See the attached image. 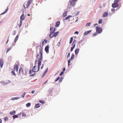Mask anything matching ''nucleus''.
Returning a JSON list of instances; mask_svg holds the SVG:
<instances>
[{"label":"nucleus","mask_w":123,"mask_h":123,"mask_svg":"<svg viewBox=\"0 0 123 123\" xmlns=\"http://www.w3.org/2000/svg\"><path fill=\"white\" fill-rule=\"evenodd\" d=\"M40 51L39 53L37 55L36 59L35 62V65H36L37 64L41 65V62L42 61L43 50V47H41L40 48Z\"/></svg>","instance_id":"f257e3e1"},{"label":"nucleus","mask_w":123,"mask_h":123,"mask_svg":"<svg viewBox=\"0 0 123 123\" xmlns=\"http://www.w3.org/2000/svg\"><path fill=\"white\" fill-rule=\"evenodd\" d=\"M38 67H37L36 65H35L33 67L32 69L30 70L29 71V74H32L33 72L36 73L38 72L39 70L40 66V65H39L38 64Z\"/></svg>","instance_id":"f03ea898"},{"label":"nucleus","mask_w":123,"mask_h":123,"mask_svg":"<svg viewBox=\"0 0 123 123\" xmlns=\"http://www.w3.org/2000/svg\"><path fill=\"white\" fill-rule=\"evenodd\" d=\"M96 31L97 33H101L102 31V29L101 28L99 27L98 26H97L96 27Z\"/></svg>","instance_id":"7ed1b4c3"},{"label":"nucleus","mask_w":123,"mask_h":123,"mask_svg":"<svg viewBox=\"0 0 123 123\" xmlns=\"http://www.w3.org/2000/svg\"><path fill=\"white\" fill-rule=\"evenodd\" d=\"M19 68V66L17 64L14 65V66L13 71H15L16 70L18 72Z\"/></svg>","instance_id":"20e7f679"},{"label":"nucleus","mask_w":123,"mask_h":123,"mask_svg":"<svg viewBox=\"0 0 123 123\" xmlns=\"http://www.w3.org/2000/svg\"><path fill=\"white\" fill-rule=\"evenodd\" d=\"M119 5L117 3L115 2H114V3H113L112 5V7L114 8L117 7Z\"/></svg>","instance_id":"39448f33"},{"label":"nucleus","mask_w":123,"mask_h":123,"mask_svg":"<svg viewBox=\"0 0 123 123\" xmlns=\"http://www.w3.org/2000/svg\"><path fill=\"white\" fill-rule=\"evenodd\" d=\"M3 64V61L1 58L0 59V68H2Z\"/></svg>","instance_id":"423d86ee"},{"label":"nucleus","mask_w":123,"mask_h":123,"mask_svg":"<svg viewBox=\"0 0 123 123\" xmlns=\"http://www.w3.org/2000/svg\"><path fill=\"white\" fill-rule=\"evenodd\" d=\"M30 4L31 3L28 1L26 5L25 4L24 5V6L25 8H27L30 6Z\"/></svg>","instance_id":"0eeeda50"},{"label":"nucleus","mask_w":123,"mask_h":123,"mask_svg":"<svg viewBox=\"0 0 123 123\" xmlns=\"http://www.w3.org/2000/svg\"><path fill=\"white\" fill-rule=\"evenodd\" d=\"M74 1H72L71 0L70 1L69 5L70 6H72L74 5L75 4Z\"/></svg>","instance_id":"6e6552de"},{"label":"nucleus","mask_w":123,"mask_h":123,"mask_svg":"<svg viewBox=\"0 0 123 123\" xmlns=\"http://www.w3.org/2000/svg\"><path fill=\"white\" fill-rule=\"evenodd\" d=\"M25 15L24 16V14H23L20 17V19L21 20H24L25 18Z\"/></svg>","instance_id":"1a4fd4ad"},{"label":"nucleus","mask_w":123,"mask_h":123,"mask_svg":"<svg viewBox=\"0 0 123 123\" xmlns=\"http://www.w3.org/2000/svg\"><path fill=\"white\" fill-rule=\"evenodd\" d=\"M18 73L19 74H24V72L23 71V70L22 68H20L19 70V71Z\"/></svg>","instance_id":"9d476101"},{"label":"nucleus","mask_w":123,"mask_h":123,"mask_svg":"<svg viewBox=\"0 0 123 123\" xmlns=\"http://www.w3.org/2000/svg\"><path fill=\"white\" fill-rule=\"evenodd\" d=\"M55 28L54 27H51L50 29V31L51 32L54 33L55 31Z\"/></svg>","instance_id":"9b49d317"},{"label":"nucleus","mask_w":123,"mask_h":123,"mask_svg":"<svg viewBox=\"0 0 123 123\" xmlns=\"http://www.w3.org/2000/svg\"><path fill=\"white\" fill-rule=\"evenodd\" d=\"M91 32V30H89L87 31H86L84 34V36L86 35H87L89 34Z\"/></svg>","instance_id":"f8f14e48"},{"label":"nucleus","mask_w":123,"mask_h":123,"mask_svg":"<svg viewBox=\"0 0 123 123\" xmlns=\"http://www.w3.org/2000/svg\"><path fill=\"white\" fill-rule=\"evenodd\" d=\"M49 45H47V46H46L45 48V50L46 52H48L49 51Z\"/></svg>","instance_id":"ddd939ff"},{"label":"nucleus","mask_w":123,"mask_h":123,"mask_svg":"<svg viewBox=\"0 0 123 123\" xmlns=\"http://www.w3.org/2000/svg\"><path fill=\"white\" fill-rule=\"evenodd\" d=\"M108 15V13L107 12H104V13L103 16V17H107Z\"/></svg>","instance_id":"4468645a"},{"label":"nucleus","mask_w":123,"mask_h":123,"mask_svg":"<svg viewBox=\"0 0 123 123\" xmlns=\"http://www.w3.org/2000/svg\"><path fill=\"white\" fill-rule=\"evenodd\" d=\"M53 37H54V33L51 32L50 34L49 37L50 38H52Z\"/></svg>","instance_id":"2eb2a0df"},{"label":"nucleus","mask_w":123,"mask_h":123,"mask_svg":"<svg viewBox=\"0 0 123 123\" xmlns=\"http://www.w3.org/2000/svg\"><path fill=\"white\" fill-rule=\"evenodd\" d=\"M41 105L40 104H37L35 105V106L36 108H37L39 107Z\"/></svg>","instance_id":"dca6fc26"},{"label":"nucleus","mask_w":123,"mask_h":123,"mask_svg":"<svg viewBox=\"0 0 123 123\" xmlns=\"http://www.w3.org/2000/svg\"><path fill=\"white\" fill-rule=\"evenodd\" d=\"M16 111H12L10 112V114L11 115H13L15 114Z\"/></svg>","instance_id":"f3484780"},{"label":"nucleus","mask_w":123,"mask_h":123,"mask_svg":"<svg viewBox=\"0 0 123 123\" xmlns=\"http://www.w3.org/2000/svg\"><path fill=\"white\" fill-rule=\"evenodd\" d=\"M79 51V49H76L75 51V53L76 55H77Z\"/></svg>","instance_id":"a211bd4d"},{"label":"nucleus","mask_w":123,"mask_h":123,"mask_svg":"<svg viewBox=\"0 0 123 123\" xmlns=\"http://www.w3.org/2000/svg\"><path fill=\"white\" fill-rule=\"evenodd\" d=\"M59 32L58 31L55 32L54 33V37H56L59 34Z\"/></svg>","instance_id":"6ab92c4d"},{"label":"nucleus","mask_w":123,"mask_h":123,"mask_svg":"<svg viewBox=\"0 0 123 123\" xmlns=\"http://www.w3.org/2000/svg\"><path fill=\"white\" fill-rule=\"evenodd\" d=\"M60 23V22L59 21H58L56 22L55 26L56 27H58V26L59 25Z\"/></svg>","instance_id":"aec40b11"},{"label":"nucleus","mask_w":123,"mask_h":123,"mask_svg":"<svg viewBox=\"0 0 123 123\" xmlns=\"http://www.w3.org/2000/svg\"><path fill=\"white\" fill-rule=\"evenodd\" d=\"M74 58V54H72L70 59L71 60H72Z\"/></svg>","instance_id":"412c9836"},{"label":"nucleus","mask_w":123,"mask_h":123,"mask_svg":"<svg viewBox=\"0 0 123 123\" xmlns=\"http://www.w3.org/2000/svg\"><path fill=\"white\" fill-rule=\"evenodd\" d=\"M20 97H13L12 98V100H17Z\"/></svg>","instance_id":"4be33fe9"},{"label":"nucleus","mask_w":123,"mask_h":123,"mask_svg":"<svg viewBox=\"0 0 123 123\" xmlns=\"http://www.w3.org/2000/svg\"><path fill=\"white\" fill-rule=\"evenodd\" d=\"M47 43V40H44L42 43V45H44L45 44H46Z\"/></svg>","instance_id":"5701e85b"},{"label":"nucleus","mask_w":123,"mask_h":123,"mask_svg":"<svg viewBox=\"0 0 123 123\" xmlns=\"http://www.w3.org/2000/svg\"><path fill=\"white\" fill-rule=\"evenodd\" d=\"M8 7L7 8V9H6L5 11L4 12L2 13L0 15H1L2 14H4L6 13V12H7V11L8 10Z\"/></svg>","instance_id":"b1692460"},{"label":"nucleus","mask_w":123,"mask_h":123,"mask_svg":"<svg viewBox=\"0 0 123 123\" xmlns=\"http://www.w3.org/2000/svg\"><path fill=\"white\" fill-rule=\"evenodd\" d=\"M18 35H17L16 36V37H15V40H14V42H16L17 40H18Z\"/></svg>","instance_id":"393cba45"},{"label":"nucleus","mask_w":123,"mask_h":123,"mask_svg":"<svg viewBox=\"0 0 123 123\" xmlns=\"http://www.w3.org/2000/svg\"><path fill=\"white\" fill-rule=\"evenodd\" d=\"M67 12H66L63 14V17H66L67 15Z\"/></svg>","instance_id":"a878e982"},{"label":"nucleus","mask_w":123,"mask_h":123,"mask_svg":"<svg viewBox=\"0 0 123 123\" xmlns=\"http://www.w3.org/2000/svg\"><path fill=\"white\" fill-rule=\"evenodd\" d=\"M72 16H68L67 17H66L65 18V20H67L70 17H72Z\"/></svg>","instance_id":"bb28decb"},{"label":"nucleus","mask_w":123,"mask_h":123,"mask_svg":"<svg viewBox=\"0 0 123 123\" xmlns=\"http://www.w3.org/2000/svg\"><path fill=\"white\" fill-rule=\"evenodd\" d=\"M73 40V38L72 37H71L70 38V40L69 41V43L70 44H71Z\"/></svg>","instance_id":"cd10ccee"},{"label":"nucleus","mask_w":123,"mask_h":123,"mask_svg":"<svg viewBox=\"0 0 123 123\" xmlns=\"http://www.w3.org/2000/svg\"><path fill=\"white\" fill-rule=\"evenodd\" d=\"M31 105V104L30 103H27L26 105V106L27 107H29Z\"/></svg>","instance_id":"c85d7f7f"},{"label":"nucleus","mask_w":123,"mask_h":123,"mask_svg":"<svg viewBox=\"0 0 123 123\" xmlns=\"http://www.w3.org/2000/svg\"><path fill=\"white\" fill-rule=\"evenodd\" d=\"M18 117V116L17 115H15L13 116V119L15 118H17Z\"/></svg>","instance_id":"c756f323"},{"label":"nucleus","mask_w":123,"mask_h":123,"mask_svg":"<svg viewBox=\"0 0 123 123\" xmlns=\"http://www.w3.org/2000/svg\"><path fill=\"white\" fill-rule=\"evenodd\" d=\"M63 79V78L62 77H61L60 79L59 80V81L60 82H61L62 81Z\"/></svg>","instance_id":"7c9ffc66"},{"label":"nucleus","mask_w":123,"mask_h":123,"mask_svg":"<svg viewBox=\"0 0 123 123\" xmlns=\"http://www.w3.org/2000/svg\"><path fill=\"white\" fill-rule=\"evenodd\" d=\"M91 24V22L87 23L86 24V26H89Z\"/></svg>","instance_id":"2f4dec72"},{"label":"nucleus","mask_w":123,"mask_h":123,"mask_svg":"<svg viewBox=\"0 0 123 123\" xmlns=\"http://www.w3.org/2000/svg\"><path fill=\"white\" fill-rule=\"evenodd\" d=\"M70 59L68 60V66H69L70 65Z\"/></svg>","instance_id":"473e14b6"},{"label":"nucleus","mask_w":123,"mask_h":123,"mask_svg":"<svg viewBox=\"0 0 123 123\" xmlns=\"http://www.w3.org/2000/svg\"><path fill=\"white\" fill-rule=\"evenodd\" d=\"M102 22V20L101 19H100L98 21V23L99 24H101Z\"/></svg>","instance_id":"72a5a7b5"},{"label":"nucleus","mask_w":123,"mask_h":123,"mask_svg":"<svg viewBox=\"0 0 123 123\" xmlns=\"http://www.w3.org/2000/svg\"><path fill=\"white\" fill-rule=\"evenodd\" d=\"M8 118L7 117H6L4 118V120L5 122L8 121Z\"/></svg>","instance_id":"f704fd0d"},{"label":"nucleus","mask_w":123,"mask_h":123,"mask_svg":"<svg viewBox=\"0 0 123 123\" xmlns=\"http://www.w3.org/2000/svg\"><path fill=\"white\" fill-rule=\"evenodd\" d=\"M60 78L59 77H58L55 80V81L56 82L60 80Z\"/></svg>","instance_id":"c9c22d12"},{"label":"nucleus","mask_w":123,"mask_h":123,"mask_svg":"<svg viewBox=\"0 0 123 123\" xmlns=\"http://www.w3.org/2000/svg\"><path fill=\"white\" fill-rule=\"evenodd\" d=\"M97 32H95V33H94L93 34V35H92L93 36L95 37V36H96L97 35Z\"/></svg>","instance_id":"e433bc0d"},{"label":"nucleus","mask_w":123,"mask_h":123,"mask_svg":"<svg viewBox=\"0 0 123 123\" xmlns=\"http://www.w3.org/2000/svg\"><path fill=\"white\" fill-rule=\"evenodd\" d=\"M22 115L23 117H25L26 116V114L25 113H23Z\"/></svg>","instance_id":"4c0bfd02"},{"label":"nucleus","mask_w":123,"mask_h":123,"mask_svg":"<svg viewBox=\"0 0 123 123\" xmlns=\"http://www.w3.org/2000/svg\"><path fill=\"white\" fill-rule=\"evenodd\" d=\"M26 94V93L25 92L22 95V96L21 97L22 98H24L25 97V96Z\"/></svg>","instance_id":"58836bf2"},{"label":"nucleus","mask_w":123,"mask_h":123,"mask_svg":"<svg viewBox=\"0 0 123 123\" xmlns=\"http://www.w3.org/2000/svg\"><path fill=\"white\" fill-rule=\"evenodd\" d=\"M39 102L41 103H42V104H43L44 103V102L43 101V100H40L39 101Z\"/></svg>","instance_id":"ea45409f"},{"label":"nucleus","mask_w":123,"mask_h":123,"mask_svg":"<svg viewBox=\"0 0 123 123\" xmlns=\"http://www.w3.org/2000/svg\"><path fill=\"white\" fill-rule=\"evenodd\" d=\"M11 73L14 75L15 76L16 74L14 71H12L11 72Z\"/></svg>","instance_id":"a19ab883"},{"label":"nucleus","mask_w":123,"mask_h":123,"mask_svg":"<svg viewBox=\"0 0 123 123\" xmlns=\"http://www.w3.org/2000/svg\"><path fill=\"white\" fill-rule=\"evenodd\" d=\"M63 73H64V72H63V71H62L61 73H60V76H62L63 74Z\"/></svg>","instance_id":"79ce46f5"},{"label":"nucleus","mask_w":123,"mask_h":123,"mask_svg":"<svg viewBox=\"0 0 123 123\" xmlns=\"http://www.w3.org/2000/svg\"><path fill=\"white\" fill-rule=\"evenodd\" d=\"M119 0H115L114 1V2L117 3L119 1Z\"/></svg>","instance_id":"37998d69"},{"label":"nucleus","mask_w":123,"mask_h":123,"mask_svg":"<svg viewBox=\"0 0 123 123\" xmlns=\"http://www.w3.org/2000/svg\"><path fill=\"white\" fill-rule=\"evenodd\" d=\"M72 45H73V48H74L75 47V43H73L72 44Z\"/></svg>","instance_id":"c03bdc74"},{"label":"nucleus","mask_w":123,"mask_h":123,"mask_svg":"<svg viewBox=\"0 0 123 123\" xmlns=\"http://www.w3.org/2000/svg\"><path fill=\"white\" fill-rule=\"evenodd\" d=\"M35 74H36L35 73H34L32 74H31L30 75V76L31 77L33 76H34Z\"/></svg>","instance_id":"a18cd8bd"},{"label":"nucleus","mask_w":123,"mask_h":123,"mask_svg":"<svg viewBox=\"0 0 123 123\" xmlns=\"http://www.w3.org/2000/svg\"><path fill=\"white\" fill-rule=\"evenodd\" d=\"M33 1V0H29V1H28V2H29L30 3H31Z\"/></svg>","instance_id":"49530a36"},{"label":"nucleus","mask_w":123,"mask_h":123,"mask_svg":"<svg viewBox=\"0 0 123 123\" xmlns=\"http://www.w3.org/2000/svg\"><path fill=\"white\" fill-rule=\"evenodd\" d=\"M11 49V48H8L7 50V52H8L9 50H10Z\"/></svg>","instance_id":"de8ad7c7"},{"label":"nucleus","mask_w":123,"mask_h":123,"mask_svg":"<svg viewBox=\"0 0 123 123\" xmlns=\"http://www.w3.org/2000/svg\"><path fill=\"white\" fill-rule=\"evenodd\" d=\"M74 48H73V47H71V50H70L71 51H72L73 50Z\"/></svg>","instance_id":"09e8293b"},{"label":"nucleus","mask_w":123,"mask_h":123,"mask_svg":"<svg viewBox=\"0 0 123 123\" xmlns=\"http://www.w3.org/2000/svg\"><path fill=\"white\" fill-rule=\"evenodd\" d=\"M48 71V68H47L46 70L45 71L44 73H45V74H46V73Z\"/></svg>","instance_id":"8fccbe9b"},{"label":"nucleus","mask_w":123,"mask_h":123,"mask_svg":"<svg viewBox=\"0 0 123 123\" xmlns=\"http://www.w3.org/2000/svg\"><path fill=\"white\" fill-rule=\"evenodd\" d=\"M70 53L69 52L68 54V56H67V58H68V57H70Z\"/></svg>","instance_id":"3c124183"},{"label":"nucleus","mask_w":123,"mask_h":123,"mask_svg":"<svg viewBox=\"0 0 123 123\" xmlns=\"http://www.w3.org/2000/svg\"><path fill=\"white\" fill-rule=\"evenodd\" d=\"M111 11H112L113 12H114L115 11V9H114V8H112V9H111Z\"/></svg>","instance_id":"603ef678"},{"label":"nucleus","mask_w":123,"mask_h":123,"mask_svg":"<svg viewBox=\"0 0 123 123\" xmlns=\"http://www.w3.org/2000/svg\"><path fill=\"white\" fill-rule=\"evenodd\" d=\"M22 22L21 21H20V26H21L22 24Z\"/></svg>","instance_id":"864d4df0"},{"label":"nucleus","mask_w":123,"mask_h":123,"mask_svg":"<svg viewBox=\"0 0 123 123\" xmlns=\"http://www.w3.org/2000/svg\"><path fill=\"white\" fill-rule=\"evenodd\" d=\"M44 64H43L42 65V67H41V69H42L43 68V67H44Z\"/></svg>","instance_id":"5fc2aeb1"},{"label":"nucleus","mask_w":123,"mask_h":123,"mask_svg":"<svg viewBox=\"0 0 123 123\" xmlns=\"http://www.w3.org/2000/svg\"><path fill=\"white\" fill-rule=\"evenodd\" d=\"M76 42V40H75V39H74L73 41V43H75Z\"/></svg>","instance_id":"6e6d98bb"},{"label":"nucleus","mask_w":123,"mask_h":123,"mask_svg":"<svg viewBox=\"0 0 123 123\" xmlns=\"http://www.w3.org/2000/svg\"><path fill=\"white\" fill-rule=\"evenodd\" d=\"M78 33H78V32L77 31H76L75 32V33L77 34H78Z\"/></svg>","instance_id":"4d7b16f0"},{"label":"nucleus","mask_w":123,"mask_h":123,"mask_svg":"<svg viewBox=\"0 0 123 123\" xmlns=\"http://www.w3.org/2000/svg\"><path fill=\"white\" fill-rule=\"evenodd\" d=\"M65 68H64L63 69V72H64V71H65Z\"/></svg>","instance_id":"13d9d810"},{"label":"nucleus","mask_w":123,"mask_h":123,"mask_svg":"<svg viewBox=\"0 0 123 123\" xmlns=\"http://www.w3.org/2000/svg\"><path fill=\"white\" fill-rule=\"evenodd\" d=\"M34 90H32L31 92V93L32 94L34 92Z\"/></svg>","instance_id":"bf43d9fd"},{"label":"nucleus","mask_w":123,"mask_h":123,"mask_svg":"<svg viewBox=\"0 0 123 123\" xmlns=\"http://www.w3.org/2000/svg\"><path fill=\"white\" fill-rule=\"evenodd\" d=\"M2 120L1 119H0V123H2Z\"/></svg>","instance_id":"052dcab7"},{"label":"nucleus","mask_w":123,"mask_h":123,"mask_svg":"<svg viewBox=\"0 0 123 123\" xmlns=\"http://www.w3.org/2000/svg\"><path fill=\"white\" fill-rule=\"evenodd\" d=\"M48 81V80H47L46 81V82L44 83V85L45 84V83H46Z\"/></svg>","instance_id":"680f3d73"},{"label":"nucleus","mask_w":123,"mask_h":123,"mask_svg":"<svg viewBox=\"0 0 123 123\" xmlns=\"http://www.w3.org/2000/svg\"><path fill=\"white\" fill-rule=\"evenodd\" d=\"M98 25V24H95L94 25V26H95L96 25Z\"/></svg>","instance_id":"e2e57ef3"},{"label":"nucleus","mask_w":123,"mask_h":123,"mask_svg":"<svg viewBox=\"0 0 123 123\" xmlns=\"http://www.w3.org/2000/svg\"><path fill=\"white\" fill-rule=\"evenodd\" d=\"M45 73H44L43 75L42 76V77H43V76H44V75H45Z\"/></svg>","instance_id":"0e129e2a"},{"label":"nucleus","mask_w":123,"mask_h":123,"mask_svg":"<svg viewBox=\"0 0 123 123\" xmlns=\"http://www.w3.org/2000/svg\"><path fill=\"white\" fill-rule=\"evenodd\" d=\"M8 40H9L8 39V40H7V41L6 43H8Z\"/></svg>","instance_id":"69168bd1"},{"label":"nucleus","mask_w":123,"mask_h":123,"mask_svg":"<svg viewBox=\"0 0 123 123\" xmlns=\"http://www.w3.org/2000/svg\"><path fill=\"white\" fill-rule=\"evenodd\" d=\"M73 1H76V0H72Z\"/></svg>","instance_id":"338daca9"},{"label":"nucleus","mask_w":123,"mask_h":123,"mask_svg":"<svg viewBox=\"0 0 123 123\" xmlns=\"http://www.w3.org/2000/svg\"><path fill=\"white\" fill-rule=\"evenodd\" d=\"M28 16H30V14H28Z\"/></svg>","instance_id":"774afa93"}]
</instances>
